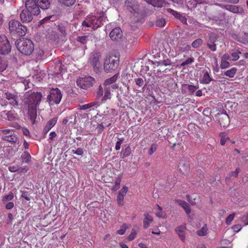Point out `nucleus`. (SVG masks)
<instances>
[{"label": "nucleus", "mask_w": 248, "mask_h": 248, "mask_svg": "<svg viewBox=\"0 0 248 248\" xmlns=\"http://www.w3.org/2000/svg\"><path fill=\"white\" fill-rule=\"evenodd\" d=\"M43 95L41 92H28L23 100V108L27 111L28 115L32 123H35L37 117V109L42 100Z\"/></svg>", "instance_id": "nucleus-1"}, {"label": "nucleus", "mask_w": 248, "mask_h": 248, "mask_svg": "<svg viewBox=\"0 0 248 248\" xmlns=\"http://www.w3.org/2000/svg\"><path fill=\"white\" fill-rule=\"evenodd\" d=\"M16 45L18 50L26 55L31 54L34 50V44L30 39L24 38L20 39L16 42Z\"/></svg>", "instance_id": "nucleus-2"}, {"label": "nucleus", "mask_w": 248, "mask_h": 248, "mask_svg": "<svg viewBox=\"0 0 248 248\" xmlns=\"http://www.w3.org/2000/svg\"><path fill=\"white\" fill-rule=\"evenodd\" d=\"M119 56L116 54L111 53L106 57L104 64V70L110 72L115 70L119 64Z\"/></svg>", "instance_id": "nucleus-3"}, {"label": "nucleus", "mask_w": 248, "mask_h": 248, "mask_svg": "<svg viewBox=\"0 0 248 248\" xmlns=\"http://www.w3.org/2000/svg\"><path fill=\"white\" fill-rule=\"evenodd\" d=\"M25 9L23 10L20 16H38L40 14L39 6L35 0H26Z\"/></svg>", "instance_id": "nucleus-4"}, {"label": "nucleus", "mask_w": 248, "mask_h": 248, "mask_svg": "<svg viewBox=\"0 0 248 248\" xmlns=\"http://www.w3.org/2000/svg\"><path fill=\"white\" fill-rule=\"evenodd\" d=\"M9 26L10 31L13 35L19 37L25 35L27 28L19 21L14 20H11L9 22Z\"/></svg>", "instance_id": "nucleus-5"}, {"label": "nucleus", "mask_w": 248, "mask_h": 248, "mask_svg": "<svg viewBox=\"0 0 248 248\" xmlns=\"http://www.w3.org/2000/svg\"><path fill=\"white\" fill-rule=\"evenodd\" d=\"M3 97L7 100L6 103L3 105L7 106L9 105L12 107V108H15L18 107L19 99L17 94L7 92L3 94Z\"/></svg>", "instance_id": "nucleus-6"}, {"label": "nucleus", "mask_w": 248, "mask_h": 248, "mask_svg": "<svg viewBox=\"0 0 248 248\" xmlns=\"http://www.w3.org/2000/svg\"><path fill=\"white\" fill-rule=\"evenodd\" d=\"M94 79L91 77L88 76L84 78H79L77 80V84L79 87L83 89H87L92 87L94 83Z\"/></svg>", "instance_id": "nucleus-7"}, {"label": "nucleus", "mask_w": 248, "mask_h": 248, "mask_svg": "<svg viewBox=\"0 0 248 248\" xmlns=\"http://www.w3.org/2000/svg\"><path fill=\"white\" fill-rule=\"evenodd\" d=\"M11 46L7 37L2 34L0 35V54L5 55L10 52Z\"/></svg>", "instance_id": "nucleus-8"}, {"label": "nucleus", "mask_w": 248, "mask_h": 248, "mask_svg": "<svg viewBox=\"0 0 248 248\" xmlns=\"http://www.w3.org/2000/svg\"><path fill=\"white\" fill-rule=\"evenodd\" d=\"M62 95L60 89L58 88H52L49 92V94L47 99L50 103L58 104L60 103Z\"/></svg>", "instance_id": "nucleus-9"}, {"label": "nucleus", "mask_w": 248, "mask_h": 248, "mask_svg": "<svg viewBox=\"0 0 248 248\" xmlns=\"http://www.w3.org/2000/svg\"><path fill=\"white\" fill-rule=\"evenodd\" d=\"M100 56V53L98 52H93L91 54L88 62L93 67L94 69H98L101 66Z\"/></svg>", "instance_id": "nucleus-10"}, {"label": "nucleus", "mask_w": 248, "mask_h": 248, "mask_svg": "<svg viewBox=\"0 0 248 248\" xmlns=\"http://www.w3.org/2000/svg\"><path fill=\"white\" fill-rule=\"evenodd\" d=\"M109 37L113 41L121 42L123 37V33L121 29L119 27L114 28L109 33Z\"/></svg>", "instance_id": "nucleus-11"}, {"label": "nucleus", "mask_w": 248, "mask_h": 248, "mask_svg": "<svg viewBox=\"0 0 248 248\" xmlns=\"http://www.w3.org/2000/svg\"><path fill=\"white\" fill-rule=\"evenodd\" d=\"M218 38V36L213 33L209 34V40L207 43V46L212 51H215L217 50V45L215 42Z\"/></svg>", "instance_id": "nucleus-12"}, {"label": "nucleus", "mask_w": 248, "mask_h": 248, "mask_svg": "<svg viewBox=\"0 0 248 248\" xmlns=\"http://www.w3.org/2000/svg\"><path fill=\"white\" fill-rule=\"evenodd\" d=\"M191 49V46L188 43L180 39L178 41V43L175 46L176 51L179 52L189 51Z\"/></svg>", "instance_id": "nucleus-13"}, {"label": "nucleus", "mask_w": 248, "mask_h": 248, "mask_svg": "<svg viewBox=\"0 0 248 248\" xmlns=\"http://www.w3.org/2000/svg\"><path fill=\"white\" fill-rule=\"evenodd\" d=\"M128 189V187L126 186H124L119 191L117 197V201L119 205L123 206L124 205V197L125 196Z\"/></svg>", "instance_id": "nucleus-14"}, {"label": "nucleus", "mask_w": 248, "mask_h": 248, "mask_svg": "<svg viewBox=\"0 0 248 248\" xmlns=\"http://www.w3.org/2000/svg\"><path fill=\"white\" fill-rule=\"evenodd\" d=\"M186 230V224L182 225L177 227L175 229V231L178 235L180 240L183 242L185 241V232Z\"/></svg>", "instance_id": "nucleus-15"}, {"label": "nucleus", "mask_w": 248, "mask_h": 248, "mask_svg": "<svg viewBox=\"0 0 248 248\" xmlns=\"http://www.w3.org/2000/svg\"><path fill=\"white\" fill-rule=\"evenodd\" d=\"M217 118L221 126L226 127L229 123V117L225 113L217 114Z\"/></svg>", "instance_id": "nucleus-16"}, {"label": "nucleus", "mask_w": 248, "mask_h": 248, "mask_svg": "<svg viewBox=\"0 0 248 248\" xmlns=\"http://www.w3.org/2000/svg\"><path fill=\"white\" fill-rule=\"evenodd\" d=\"M104 16H89V21L91 22L93 28H97L101 25L102 18Z\"/></svg>", "instance_id": "nucleus-17"}, {"label": "nucleus", "mask_w": 248, "mask_h": 248, "mask_svg": "<svg viewBox=\"0 0 248 248\" xmlns=\"http://www.w3.org/2000/svg\"><path fill=\"white\" fill-rule=\"evenodd\" d=\"M125 4L127 7H129L133 11V14H139L138 5L136 0H126L125 1Z\"/></svg>", "instance_id": "nucleus-18"}, {"label": "nucleus", "mask_w": 248, "mask_h": 248, "mask_svg": "<svg viewBox=\"0 0 248 248\" xmlns=\"http://www.w3.org/2000/svg\"><path fill=\"white\" fill-rule=\"evenodd\" d=\"M144 218L143 220V226L144 229H147L153 221V217L149 214H144Z\"/></svg>", "instance_id": "nucleus-19"}, {"label": "nucleus", "mask_w": 248, "mask_h": 248, "mask_svg": "<svg viewBox=\"0 0 248 248\" xmlns=\"http://www.w3.org/2000/svg\"><path fill=\"white\" fill-rule=\"evenodd\" d=\"M37 5L39 6V9H47L50 5V0H35Z\"/></svg>", "instance_id": "nucleus-20"}, {"label": "nucleus", "mask_w": 248, "mask_h": 248, "mask_svg": "<svg viewBox=\"0 0 248 248\" xmlns=\"http://www.w3.org/2000/svg\"><path fill=\"white\" fill-rule=\"evenodd\" d=\"M176 202L184 209L187 215H188L190 213L191 208L188 204L186 202L181 200H177Z\"/></svg>", "instance_id": "nucleus-21"}, {"label": "nucleus", "mask_w": 248, "mask_h": 248, "mask_svg": "<svg viewBox=\"0 0 248 248\" xmlns=\"http://www.w3.org/2000/svg\"><path fill=\"white\" fill-rule=\"evenodd\" d=\"M226 9L233 13H239L242 14L244 13L243 9L235 5H227Z\"/></svg>", "instance_id": "nucleus-22"}, {"label": "nucleus", "mask_w": 248, "mask_h": 248, "mask_svg": "<svg viewBox=\"0 0 248 248\" xmlns=\"http://www.w3.org/2000/svg\"><path fill=\"white\" fill-rule=\"evenodd\" d=\"M1 115L3 118L9 121H13L15 118L14 113L12 111H3Z\"/></svg>", "instance_id": "nucleus-23"}, {"label": "nucleus", "mask_w": 248, "mask_h": 248, "mask_svg": "<svg viewBox=\"0 0 248 248\" xmlns=\"http://www.w3.org/2000/svg\"><path fill=\"white\" fill-rule=\"evenodd\" d=\"M2 139L5 141H7L13 143H16L18 140L16 135L15 134H11L9 135L5 136L3 137Z\"/></svg>", "instance_id": "nucleus-24"}, {"label": "nucleus", "mask_w": 248, "mask_h": 248, "mask_svg": "<svg viewBox=\"0 0 248 248\" xmlns=\"http://www.w3.org/2000/svg\"><path fill=\"white\" fill-rule=\"evenodd\" d=\"M149 4L154 7H161L164 3V0H145Z\"/></svg>", "instance_id": "nucleus-25"}, {"label": "nucleus", "mask_w": 248, "mask_h": 248, "mask_svg": "<svg viewBox=\"0 0 248 248\" xmlns=\"http://www.w3.org/2000/svg\"><path fill=\"white\" fill-rule=\"evenodd\" d=\"M237 71V69L236 67H232L231 69L227 70L224 73V75L227 77H228L230 78H232L234 77L236 72Z\"/></svg>", "instance_id": "nucleus-26"}, {"label": "nucleus", "mask_w": 248, "mask_h": 248, "mask_svg": "<svg viewBox=\"0 0 248 248\" xmlns=\"http://www.w3.org/2000/svg\"><path fill=\"white\" fill-rule=\"evenodd\" d=\"M8 62L0 56V73L5 71L8 67Z\"/></svg>", "instance_id": "nucleus-27"}, {"label": "nucleus", "mask_w": 248, "mask_h": 248, "mask_svg": "<svg viewBox=\"0 0 248 248\" xmlns=\"http://www.w3.org/2000/svg\"><path fill=\"white\" fill-rule=\"evenodd\" d=\"M238 41L245 44H248V33L239 34L238 37Z\"/></svg>", "instance_id": "nucleus-28"}, {"label": "nucleus", "mask_w": 248, "mask_h": 248, "mask_svg": "<svg viewBox=\"0 0 248 248\" xmlns=\"http://www.w3.org/2000/svg\"><path fill=\"white\" fill-rule=\"evenodd\" d=\"M118 75L119 74H117L112 76V77H111L110 78L106 79L104 82V85H109L115 82L118 79Z\"/></svg>", "instance_id": "nucleus-29"}, {"label": "nucleus", "mask_w": 248, "mask_h": 248, "mask_svg": "<svg viewBox=\"0 0 248 248\" xmlns=\"http://www.w3.org/2000/svg\"><path fill=\"white\" fill-rule=\"evenodd\" d=\"M111 97V93L110 92V87H106L104 89V95L103 96L102 100L106 101L108 99H110Z\"/></svg>", "instance_id": "nucleus-30"}, {"label": "nucleus", "mask_w": 248, "mask_h": 248, "mask_svg": "<svg viewBox=\"0 0 248 248\" xmlns=\"http://www.w3.org/2000/svg\"><path fill=\"white\" fill-rule=\"evenodd\" d=\"M21 157L23 162L28 163L31 161V155L30 153L27 151H25L23 153Z\"/></svg>", "instance_id": "nucleus-31"}, {"label": "nucleus", "mask_w": 248, "mask_h": 248, "mask_svg": "<svg viewBox=\"0 0 248 248\" xmlns=\"http://www.w3.org/2000/svg\"><path fill=\"white\" fill-rule=\"evenodd\" d=\"M213 79L210 77L208 72H206L204 73L202 82L203 84H209Z\"/></svg>", "instance_id": "nucleus-32"}, {"label": "nucleus", "mask_w": 248, "mask_h": 248, "mask_svg": "<svg viewBox=\"0 0 248 248\" xmlns=\"http://www.w3.org/2000/svg\"><path fill=\"white\" fill-rule=\"evenodd\" d=\"M131 149L130 146H127L125 148H123L121 152L123 158L128 156L131 154Z\"/></svg>", "instance_id": "nucleus-33"}, {"label": "nucleus", "mask_w": 248, "mask_h": 248, "mask_svg": "<svg viewBox=\"0 0 248 248\" xmlns=\"http://www.w3.org/2000/svg\"><path fill=\"white\" fill-rule=\"evenodd\" d=\"M203 42V41L201 38H198L192 43L191 46L194 48H197L202 45Z\"/></svg>", "instance_id": "nucleus-34"}, {"label": "nucleus", "mask_w": 248, "mask_h": 248, "mask_svg": "<svg viewBox=\"0 0 248 248\" xmlns=\"http://www.w3.org/2000/svg\"><path fill=\"white\" fill-rule=\"evenodd\" d=\"M122 177L121 176H119L117 177L116 181L115 182V185L113 186L112 188V190L113 191H116L120 188V185L121 182Z\"/></svg>", "instance_id": "nucleus-35"}, {"label": "nucleus", "mask_w": 248, "mask_h": 248, "mask_svg": "<svg viewBox=\"0 0 248 248\" xmlns=\"http://www.w3.org/2000/svg\"><path fill=\"white\" fill-rule=\"evenodd\" d=\"M220 139V144L221 145H224L227 140L229 139L226 133L221 132L219 134Z\"/></svg>", "instance_id": "nucleus-36"}, {"label": "nucleus", "mask_w": 248, "mask_h": 248, "mask_svg": "<svg viewBox=\"0 0 248 248\" xmlns=\"http://www.w3.org/2000/svg\"><path fill=\"white\" fill-rule=\"evenodd\" d=\"M207 225L205 224L201 230L197 231V234L200 236H205L207 233Z\"/></svg>", "instance_id": "nucleus-37"}, {"label": "nucleus", "mask_w": 248, "mask_h": 248, "mask_svg": "<svg viewBox=\"0 0 248 248\" xmlns=\"http://www.w3.org/2000/svg\"><path fill=\"white\" fill-rule=\"evenodd\" d=\"M127 228V225L124 223L121 226L120 229L117 231V233L120 235H124Z\"/></svg>", "instance_id": "nucleus-38"}, {"label": "nucleus", "mask_w": 248, "mask_h": 248, "mask_svg": "<svg viewBox=\"0 0 248 248\" xmlns=\"http://www.w3.org/2000/svg\"><path fill=\"white\" fill-rule=\"evenodd\" d=\"M158 145L156 143H153L151 144L150 148L148 150V154L152 155L157 150Z\"/></svg>", "instance_id": "nucleus-39"}, {"label": "nucleus", "mask_w": 248, "mask_h": 248, "mask_svg": "<svg viewBox=\"0 0 248 248\" xmlns=\"http://www.w3.org/2000/svg\"><path fill=\"white\" fill-rule=\"evenodd\" d=\"M198 196L186 195V199L188 202L192 205H195L196 203V200L198 199Z\"/></svg>", "instance_id": "nucleus-40"}, {"label": "nucleus", "mask_w": 248, "mask_h": 248, "mask_svg": "<svg viewBox=\"0 0 248 248\" xmlns=\"http://www.w3.org/2000/svg\"><path fill=\"white\" fill-rule=\"evenodd\" d=\"M58 117H55L50 119L46 124V125L52 128L57 123Z\"/></svg>", "instance_id": "nucleus-41"}, {"label": "nucleus", "mask_w": 248, "mask_h": 248, "mask_svg": "<svg viewBox=\"0 0 248 248\" xmlns=\"http://www.w3.org/2000/svg\"><path fill=\"white\" fill-rule=\"evenodd\" d=\"M194 62V58L188 57L181 64V66L182 67H184L186 65L191 64Z\"/></svg>", "instance_id": "nucleus-42"}, {"label": "nucleus", "mask_w": 248, "mask_h": 248, "mask_svg": "<svg viewBox=\"0 0 248 248\" xmlns=\"http://www.w3.org/2000/svg\"><path fill=\"white\" fill-rule=\"evenodd\" d=\"M241 52L239 50H236V51L232 53L231 54V60L233 61H236L239 58V55L241 54Z\"/></svg>", "instance_id": "nucleus-43"}, {"label": "nucleus", "mask_w": 248, "mask_h": 248, "mask_svg": "<svg viewBox=\"0 0 248 248\" xmlns=\"http://www.w3.org/2000/svg\"><path fill=\"white\" fill-rule=\"evenodd\" d=\"M164 13L165 14H170L172 16H181L176 11H175L170 8L164 9Z\"/></svg>", "instance_id": "nucleus-44"}, {"label": "nucleus", "mask_w": 248, "mask_h": 248, "mask_svg": "<svg viewBox=\"0 0 248 248\" xmlns=\"http://www.w3.org/2000/svg\"><path fill=\"white\" fill-rule=\"evenodd\" d=\"M165 24H166V20L163 17L159 18L156 21L155 25L156 26L163 27L165 25Z\"/></svg>", "instance_id": "nucleus-45"}, {"label": "nucleus", "mask_w": 248, "mask_h": 248, "mask_svg": "<svg viewBox=\"0 0 248 248\" xmlns=\"http://www.w3.org/2000/svg\"><path fill=\"white\" fill-rule=\"evenodd\" d=\"M14 198V194L12 192H10L7 195L2 198V202H6L8 201L12 200Z\"/></svg>", "instance_id": "nucleus-46"}, {"label": "nucleus", "mask_w": 248, "mask_h": 248, "mask_svg": "<svg viewBox=\"0 0 248 248\" xmlns=\"http://www.w3.org/2000/svg\"><path fill=\"white\" fill-rule=\"evenodd\" d=\"M117 138L118 139V141L116 143L115 149L116 150L118 151L120 149L121 144L124 142V138H119L117 137Z\"/></svg>", "instance_id": "nucleus-47"}, {"label": "nucleus", "mask_w": 248, "mask_h": 248, "mask_svg": "<svg viewBox=\"0 0 248 248\" xmlns=\"http://www.w3.org/2000/svg\"><path fill=\"white\" fill-rule=\"evenodd\" d=\"M230 66V64L228 61L221 60L220 68L222 69H226Z\"/></svg>", "instance_id": "nucleus-48"}, {"label": "nucleus", "mask_w": 248, "mask_h": 248, "mask_svg": "<svg viewBox=\"0 0 248 248\" xmlns=\"http://www.w3.org/2000/svg\"><path fill=\"white\" fill-rule=\"evenodd\" d=\"M137 235V232L136 231L133 229L131 232V233L127 237V239L128 241H131L135 239L136 237V236Z\"/></svg>", "instance_id": "nucleus-49"}, {"label": "nucleus", "mask_w": 248, "mask_h": 248, "mask_svg": "<svg viewBox=\"0 0 248 248\" xmlns=\"http://www.w3.org/2000/svg\"><path fill=\"white\" fill-rule=\"evenodd\" d=\"M135 81L136 85L139 87H141L144 85V81L143 78H135Z\"/></svg>", "instance_id": "nucleus-50"}, {"label": "nucleus", "mask_w": 248, "mask_h": 248, "mask_svg": "<svg viewBox=\"0 0 248 248\" xmlns=\"http://www.w3.org/2000/svg\"><path fill=\"white\" fill-rule=\"evenodd\" d=\"M87 38L88 36H78L77 38V41L84 45L86 44L87 42Z\"/></svg>", "instance_id": "nucleus-51"}, {"label": "nucleus", "mask_w": 248, "mask_h": 248, "mask_svg": "<svg viewBox=\"0 0 248 248\" xmlns=\"http://www.w3.org/2000/svg\"><path fill=\"white\" fill-rule=\"evenodd\" d=\"M62 3L67 6H70L73 5L75 2L76 0H62Z\"/></svg>", "instance_id": "nucleus-52"}, {"label": "nucleus", "mask_w": 248, "mask_h": 248, "mask_svg": "<svg viewBox=\"0 0 248 248\" xmlns=\"http://www.w3.org/2000/svg\"><path fill=\"white\" fill-rule=\"evenodd\" d=\"M20 18L23 23H29L33 19L32 16H20Z\"/></svg>", "instance_id": "nucleus-53"}, {"label": "nucleus", "mask_w": 248, "mask_h": 248, "mask_svg": "<svg viewBox=\"0 0 248 248\" xmlns=\"http://www.w3.org/2000/svg\"><path fill=\"white\" fill-rule=\"evenodd\" d=\"M104 93V90L101 85H100L98 88V91L96 93V97L98 98L103 97Z\"/></svg>", "instance_id": "nucleus-54"}, {"label": "nucleus", "mask_w": 248, "mask_h": 248, "mask_svg": "<svg viewBox=\"0 0 248 248\" xmlns=\"http://www.w3.org/2000/svg\"><path fill=\"white\" fill-rule=\"evenodd\" d=\"M21 197L25 199L27 201H30L31 200V196L27 191H23L22 192Z\"/></svg>", "instance_id": "nucleus-55"}, {"label": "nucleus", "mask_w": 248, "mask_h": 248, "mask_svg": "<svg viewBox=\"0 0 248 248\" xmlns=\"http://www.w3.org/2000/svg\"><path fill=\"white\" fill-rule=\"evenodd\" d=\"M235 214L233 213L230 215L226 218V223L227 224H230L231 222L233 220Z\"/></svg>", "instance_id": "nucleus-56"}, {"label": "nucleus", "mask_w": 248, "mask_h": 248, "mask_svg": "<svg viewBox=\"0 0 248 248\" xmlns=\"http://www.w3.org/2000/svg\"><path fill=\"white\" fill-rule=\"evenodd\" d=\"M188 91L191 93L193 94V93L196 91L197 89V87L194 85H189L187 87Z\"/></svg>", "instance_id": "nucleus-57"}, {"label": "nucleus", "mask_w": 248, "mask_h": 248, "mask_svg": "<svg viewBox=\"0 0 248 248\" xmlns=\"http://www.w3.org/2000/svg\"><path fill=\"white\" fill-rule=\"evenodd\" d=\"M73 153L78 155H82L83 153V150L81 148H78L76 151L73 150Z\"/></svg>", "instance_id": "nucleus-58"}, {"label": "nucleus", "mask_w": 248, "mask_h": 248, "mask_svg": "<svg viewBox=\"0 0 248 248\" xmlns=\"http://www.w3.org/2000/svg\"><path fill=\"white\" fill-rule=\"evenodd\" d=\"M58 28L61 33L65 37L66 35L65 27L63 26L58 25Z\"/></svg>", "instance_id": "nucleus-59"}, {"label": "nucleus", "mask_w": 248, "mask_h": 248, "mask_svg": "<svg viewBox=\"0 0 248 248\" xmlns=\"http://www.w3.org/2000/svg\"><path fill=\"white\" fill-rule=\"evenodd\" d=\"M8 169L9 171H11V172H15L16 171H18L20 169L19 168V167L12 166L9 167Z\"/></svg>", "instance_id": "nucleus-60"}, {"label": "nucleus", "mask_w": 248, "mask_h": 248, "mask_svg": "<svg viewBox=\"0 0 248 248\" xmlns=\"http://www.w3.org/2000/svg\"><path fill=\"white\" fill-rule=\"evenodd\" d=\"M155 215L158 217L165 218L167 217L166 214L162 211H159L155 213Z\"/></svg>", "instance_id": "nucleus-61"}, {"label": "nucleus", "mask_w": 248, "mask_h": 248, "mask_svg": "<svg viewBox=\"0 0 248 248\" xmlns=\"http://www.w3.org/2000/svg\"><path fill=\"white\" fill-rule=\"evenodd\" d=\"M51 17H52V16H46L45 18H43V19H41L38 22V25L39 26L44 24L45 22L49 21Z\"/></svg>", "instance_id": "nucleus-62"}, {"label": "nucleus", "mask_w": 248, "mask_h": 248, "mask_svg": "<svg viewBox=\"0 0 248 248\" xmlns=\"http://www.w3.org/2000/svg\"><path fill=\"white\" fill-rule=\"evenodd\" d=\"M159 63H160V62H159ZM161 63L165 66H168L170 65L171 64V62L170 59H167L166 60H163L161 62Z\"/></svg>", "instance_id": "nucleus-63"}, {"label": "nucleus", "mask_w": 248, "mask_h": 248, "mask_svg": "<svg viewBox=\"0 0 248 248\" xmlns=\"http://www.w3.org/2000/svg\"><path fill=\"white\" fill-rule=\"evenodd\" d=\"M183 169L182 168H180V170L182 173L185 174V172L188 170L189 168L188 166L186 165L185 164H183Z\"/></svg>", "instance_id": "nucleus-64"}]
</instances>
